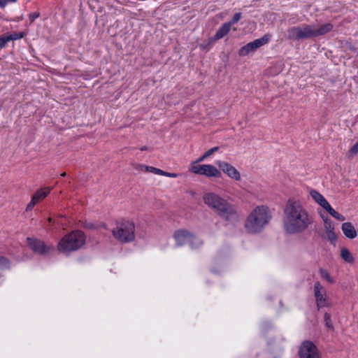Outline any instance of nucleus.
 Returning a JSON list of instances; mask_svg holds the SVG:
<instances>
[{"mask_svg": "<svg viewBox=\"0 0 358 358\" xmlns=\"http://www.w3.org/2000/svg\"><path fill=\"white\" fill-rule=\"evenodd\" d=\"M241 18V13H236L234 14L231 21L229 22V23H231V26L238 22Z\"/></svg>", "mask_w": 358, "mask_h": 358, "instance_id": "27", "label": "nucleus"}, {"mask_svg": "<svg viewBox=\"0 0 358 358\" xmlns=\"http://www.w3.org/2000/svg\"><path fill=\"white\" fill-rule=\"evenodd\" d=\"M113 236L118 241L124 243L130 242L135 238L134 224L129 221L118 223L113 229Z\"/></svg>", "mask_w": 358, "mask_h": 358, "instance_id": "6", "label": "nucleus"}, {"mask_svg": "<svg viewBox=\"0 0 358 358\" xmlns=\"http://www.w3.org/2000/svg\"><path fill=\"white\" fill-rule=\"evenodd\" d=\"M205 205L218 217L227 222L237 220L238 213L236 206L215 192H206L202 196Z\"/></svg>", "mask_w": 358, "mask_h": 358, "instance_id": "2", "label": "nucleus"}, {"mask_svg": "<svg viewBox=\"0 0 358 358\" xmlns=\"http://www.w3.org/2000/svg\"><path fill=\"white\" fill-rule=\"evenodd\" d=\"M215 40L214 39V38H211L209 39L208 41V43L207 44H204V43H202V44H200L199 45V47L201 48V49H208V48L210 46V45L213 43V41H215Z\"/></svg>", "mask_w": 358, "mask_h": 358, "instance_id": "30", "label": "nucleus"}, {"mask_svg": "<svg viewBox=\"0 0 358 358\" xmlns=\"http://www.w3.org/2000/svg\"><path fill=\"white\" fill-rule=\"evenodd\" d=\"M147 150V148H146V147H145V146H144V147H142V148H141V150Z\"/></svg>", "mask_w": 358, "mask_h": 358, "instance_id": "36", "label": "nucleus"}, {"mask_svg": "<svg viewBox=\"0 0 358 358\" xmlns=\"http://www.w3.org/2000/svg\"><path fill=\"white\" fill-rule=\"evenodd\" d=\"M85 241V235L82 231L74 230L62 238L57 244V250L62 253H69L82 248Z\"/></svg>", "mask_w": 358, "mask_h": 358, "instance_id": "4", "label": "nucleus"}, {"mask_svg": "<svg viewBox=\"0 0 358 358\" xmlns=\"http://www.w3.org/2000/svg\"><path fill=\"white\" fill-rule=\"evenodd\" d=\"M17 0H4V1H6V3L8 2H15Z\"/></svg>", "mask_w": 358, "mask_h": 358, "instance_id": "35", "label": "nucleus"}, {"mask_svg": "<svg viewBox=\"0 0 358 358\" xmlns=\"http://www.w3.org/2000/svg\"><path fill=\"white\" fill-rule=\"evenodd\" d=\"M314 295L319 308L329 306L326 289L318 281L314 285Z\"/></svg>", "mask_w": 358, "mask_h": 358, "instance_id": "13", "label": "nucleus"}, {"mask_svg": "<svg viewBox=\"0 0 358 358\" xmlns=\"http://www.w3.org/2000/svg\"><path fill=\"white\" fill-rule=\"evenodd\" d=\"M173 237L176 245L179 247L188 244L191 249L196 250L203 245V241L201 238L185 229L175 231Z\"/></svg>", "mask_w": 358, "mask_h": 358, "instance_id": "5", "label": "nucleus"}, {"mask_svg": "<svg viewBox=\"0 0 358 358\" xmlns=\"http://www.w3.org/2000/svg\"><path fill=\"white\" fill-rule=\"evenodd\" d=\"M298 355L299 358H322L321 352L316 345L308 341L301 344Z\"/></svg>", "mask_w": 358, "mask_h": 358, "instance_id": "10", "label": "nucleus"}, {"mask_svg": "<svg viewBox=\"0 0 358 358\" xmlns=\"http://www.w3.org/2000/svg\"><path fill=\"white\" fill-rule=\"evenodd\" d=\"M319 273L322 279L327 280L330 284L334 283L335 280L331 277L329 272L324 268H320Z\"/></svg>", "mask_w": 358, "mask_h": 358, "instance_id": "21", "label": "nucleus"}, {"mask_svg": "<svg viewBox=\"0 0 358 358\" xmlns=\"http://www.w3.org/2000/svg\"><path fill=\"white\" fill-rule=\"evenodd\" d=\"M323 222L324 237L331 243H335L337 240V235L335 232V227L331 219L323 213H320Z\"/></svg>", "mask_w": 358, "mask_h": 358, "instance_id": "12", "label": "nucleus"}, {"mask_svg": "<svg viewBox=\"0 0 358 358\" xmlns=\"http://www.w3.org/2000/svg\"><path fill=\"white\" fill-rule=\"evenodd\" d=\"M341 229L344 235L350 239H353L357 236L355 227L350 222H344L341 226Z\"/></svg>", "mask_w": 358, "mask_h": 358, "instance_id": "17", "label": "nucleus"}, {"mask_svg": "<svg viewBox=\"0 0 358 358\" xmlns=\"http://www.w3.org/2000/svg\"><path fill=\"white\" fill-rule=\"evenodd\" d=\"M162 176H166L169 178H177L178 176V175L176 173H169V172H166L164 171H163Z\"/></svg>", "mask_w": 358, "mask_h": 358, "instance_id": "31", "label": "nucleus"}, {"mask_svg": "<svg viewBox=\"0 0 358 358\" xmlns=\"http://www.w3.org/2000/svg\"><path fill=\"white\" fill-rule=\"evenodd\" d=\"M288 37L293 40L315 37L314 26L304 25L292 27L288 30Z\"/></svg>", "mask_w": 358, "mask_h": 358, "instance_id": "9", "label": "nucleus"}, {"mask_svg": "<svg viewBox=\"0 0 358 358\" xmlns=\"http://www.w3.org/2000/svg\"><path fill=\"white\" fill-rule=\"evenodd\" d=\"M141 170L160 176H162V173H163L162 170L149 166H141Z\"/></svg>", "mask_w": 358, "mask_h": 358, "instance_id": "22", "label": "nucleus"}, {"mask_svg": "<svg viewBox=\"0 0 358 358\" xmlns=\"http://www.w3.org/2000/svg\"><path fill=\"white\" fill-rule=\"evenodd\" d=\"M324 318L325 325L328 328H331L332 327V324L331 322L330 315L328 313H325L324 316Z\"/></svg>", "mask_w": 358, "mask_h": 358, "instance_id": "28", "label": "nucleus"}, {"mask_svg": "<svg viewBox=\"0 0 358 358\" xmlns=\"http://www.w3.org/2000/svg\"><path fill=\"white\" fill-rule=\"evenodd\" d=\"M52 189V187H45L37 189L28 203L26 210H31L36 203L43 200L50 193Z\"/></svg>", "mask_w": 358, "mask_h": 358, "instance_id": "15", "label": "nucleus"}, {"mask_svg": "<svg viewBox=\"0 0 358 358\" xmlns=\"http://www.w3.org/2000/svg\"><path fill=\"white\" fill-rule=\"evenodd\" d=\"M309 194L315 203L323 208L333 217L340 221H344L345 220V217L343 215L336 212L331 207L327 200L319 192L312 189L309 191Z\"/></svg>", "mask_w": 358, "mask_h": 358, "instance_id": "7", "label": "nucleus"}, {"mask_svg": "<svg viewBox=\"0 0 358 358\" xmlns=\"http://www.w3.org/2000/svg\"><path fill=\"white\" fill-rule=\"evenodd\" d=\"M348 155L350 158L358 155V141L350 148Z\"/></svg>", "mask_w": 358, "mask_h": 358, "instance_id": "24", "label": "nucleus"}, {"mask_svg": "<svg viewBox=\"0 0 358 358\" xmlns=\"http://www.w3.org/2000/svg\"><path fill=\"white\" fill-rule=\"evenodd\" d=\"M39 15H40V14L38 12H35V13H32L29 14V17L31 22H33L35 19H36L37 17H39Z\"/></svg>", "mask_w": 358, "mask_h": 358, "instance_id": "32", "label": "nucleus"}, {"mask_svg": "<svg viewBox=\"0 0 358 358\" xmlns=\"http://www.w3.org/2000/svg\"><path fill=\"white\" fill-rule=\"evenodd\" d=\"M283 213V228L289 234L302 233L313 223L312 215L300 201L294 199L287 201Z\"/></svg>", "mask_w": 358, "mask_h": 358, "instance_id": "1", "label": "nucleus"}, {"mask_svg": "<svg viewBox=\"0 0 358 358\" xmlns=\"http://www.w3.org/2000/svg\"><path fill=\"white\" fill-rule=\"evenodd\" d=\"M189 171L193 173L205 176L208 178H220L221 171L211 164H197L196 162H192Z\"/></svg>", "mask_w": 358, "mask_h": 358, "instance_id": "8", "label": "nucleus"}, {"mask_svg": "<svg viewBox=\"0 0 358 358\" xmlns=\"http://www.w3.org/2000/svg\"><path fill=\"white\" fill-rule=\"evenodd\" d=\"M48 222H50H50L52 221V218H51V217H49V218L48 219Z\"/></svg>", "mask_w": 358, "mask_h": 358, "instance_id": "37", "label": "nucleus"}, {"mask_svg": "<svg viewBox=\"0 0 358 358\" xmlns=\"http://www.w3.org/2000/svg\"><path fill=\"white\" fill-rule=\"evenodd\" d=\"M27 241L29 248L38 255H45L50 249V246L46 245L44 242L37 238H27Z\"/></svg>", "mask_w": 358, "mask_h": 358, "instance_id": "16", "label": "nucleus"}, {"mask_svg": "<svg viewBox=\"0 0 358 358\" xmlns=\"http://www.w3.org/2000/svg\"><path fill=\"white\" fill-rule=\"evenodd\" d=\"M272 218L273 213L268 206H256L248 214L244 228L248 234H259L270 224Z\"/></svg>", "mask_w": 358, "mask_h": 358, "instance_id": "3", "label": "nucleus"}, {"mask_svg": "<svg viewBox=\"0 0 358 358\" xmlns=\"http://www.w3.org/2000/svg\"><path fill=\"white\" fill-rule=\"evenodd\" d=\"M6 5V1H4V0H0V6L4 7Z\"/></svg>", "mask_w": 358, "mask_h": 358, "instance_id": "34", "label": "nucleus"}, {"mask_svg": "<svg viewBox=\"0 0 358 358\" xmlns=\"http://www.w3.org/2000/svg\"><path fill=\"white\" fill-rule=\"evenodd\" d=\"M61 176H62V177L66 176V173H65V172L62 173L61 174Z\"/></svg>", "mask_w": 358, "mask_h": 358, "instance_id": "38", "label": "nucleus"}, {"mask_svg": "<svg viewBox=\"0 0 358 358\" xmlns=\"http://www.w3.org/2000/svg\"><path fill=\"white\" fill-rule=\"evenodd\" d=\"M8 43L7 35L0 36V48H4Z\"/></svg>", "mask_w": 358, "mask_h": 358, "instance_id": "26", "label": "nucleus"}, {"mask_svg": "<svg viewBox=\"0 0 358 358\" xmlns=\"http://www.w3.org/2000/svg\"><path fill=\"white\" fill-rule=\"evenodd\" d=\"M8 264H9V262L6 258H5L3 257H0V269L7 268L8 266Z\"/></svg>", "mask_w": 358, "mask_h": 358, "instance_id": "25", "label": "nucleus"}, {"mask_svg": "<svg viewBox=\"0 0 358 358\" xmlns=\"http://www.w3.org/2000/svg\"><path fill=\"white\" fill-rule=\"evenodd\" d=\"M231 27V23L226 22L224 23L221 27L217 31L214 36L215 40H218L225 36L230 31Z\"/></svg>", "mask_w": 358, "mask_h": 358, "instance_id": "20", "label": "nucleus"}, {"mask_svg": "<svg viewBox=\"0 0 358 358\" xmlns=\"http://www.w3.org/2000/svg\"><path fill=\"white\" fill-rule=\"evenodd\" d=\"M206 157H204V155H202L196 162L198 164L199 162H203Z\"/></svg>", "mask_w": 358, "mask_h": 358, "instance_id": "33", "label": "nucleus"}, {"mask_svg": "<svg viewBox=\"0 0 358 358\" xmlns=\"http://www.w3.org/2000/svg\"><path fill=\"white\" fill-rule=\"evenodd\" d=\"M271 38V35L267 34L260 38L256 39L252 42L248 43L239 50V56L244 57L248 55L250 52H255L257 48L267 44L270 41Z\"/></svg>", "mask_w": 358, "mask_h": 358, "instance_id": "11", "label": "nucleus"}, {"mask_svg": "<svg viewBox=\"0 0 358 358\" xmlns=\"http://www.w3.org/2000/svg\"><path fill=\"white\" fill-rule=\"evenodd\" d=\"M341 258L346 263L353 264L355 262V258L350 250L345 247H343L340 251Z\"/></svg>", "mask_w": 358, "mask_h": 358, "instance_id": "18", "label": "nucleus"}, {"mask_svg": "<svg viewBox=\"0 0 358 358\" xmlns=\"http://www.w3.org/2000/svg\"><path fill=\"white\" fill-rule=\"evenodd\" d=\"M216 164L231 179L235 181H240L241 180L240 172L231 164L220 160L216 162Z\"/></svg>", "mask_w": 358, "mask_h": 358, "instance_id": "14", "label": "nucleus"}, {"mask_svg": "<svg viewBox=\"0 0 358 358\" xmlns=\"http://www.w3.org/2000/svg\"><path fill=\"white\" fill-rule=\"evenodd\" d=\"M218 147H214L208 150L204 153V157H208L211 155H213L214 152H217L218 150Z\"/></svg>", "mask_w": 358, "mask_h": 358, "instance_id": "29", "label": "nucleus"}, {"mask_svg": "<svg viewBox=\"0 0 358 358\" xmlns=\"http://www.w3.org/2000/svg\"><path fill=\"white\" fill-rule=\"evenodd\" d=\"M333 27L331 23H326L320 27L314 26L315 37L329 33L333 29Z\"/></svg>", "mask_w": 358, "mask_h": 358, "instance_id": "19", "label": "nucleus"}, {"mask_svg": "<svg viewBox=\"0 0 358 358\" xmlns=\"http://www.w3.org/2000/svg\"><path fill=\"white\" fill-rule=\"evenodd\" d=\"M6 35H7V39H8V42L10 41H15V40H17V39L22 38L24 36L23 32L13 33V34H6Z\"/></svg>", "mask_w": 358, "mask_h": 358, "instance_id": "23", "label": "nucleus"}]
</instances>
